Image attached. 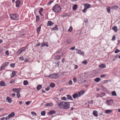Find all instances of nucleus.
<instances>
[{
  "label": "nucleus",
  "instance_id": "obj_1",
  "mask_svg": "<svg viewBox=\"0 0 120 120\" xmlns=\"http://www.w3.org/2000/svg\"><path fill=\"white\" fill-rule=\"evenodd\" d=\"M70 103L66 101H63L58 103V106L62 109H67L69 108Z\"/></svg>",
  "mask_w": 120,
  "mask_h": 120
},
{
  "label": "nucleus",
  "instance_id": "obj_2",
  "mask_svg": "<svg viewBox=\"0 0 120 120\" xmlns=\"http://www.w3.org/2000/svg\"><path fill=\"white\" fill-rule=\"evenodd\" d=\"M61 9L60 6L58 4H56L53 7L52 10L56 13L60 12Z\"/></svg>",
  "mask_w": 120,
  "mask_h": 120
},
{
  "label": "nucleus",
  "instance_id": "obj_3",
  "mask_svg": "<svg viewBox=\"0 0 120 120\" xmlns=\"http://www.w3.org/2000/svg\"><path fill=\"white\" fill-rule=\"evenodd\" d=\"M10 18L13 20H17L19 19V17L17 14H14L10 15Z\"/></svg>",
  "mask_w": 120,
  "mask_h": 120
},
{
  "label": "nucleus",
  "instance_id": "obj_4",
  "mask_svg": "<svg viewBox=\"0 0 120 120\" xmlns=\"http://www.w3.org/2000/svg\"><path fill=\"white\" fill-rule=\"evenodd\" d=\"M59 75L57 74L54 73L52 75H49L47 77L51 78L56 79L59 77Z\"/></svg>",
  "mask_w": 120,
  "mask_h": 120
},
{
  "label": "nucleus",
  "instance_id": "obj_5",
  "mask_svg": "<svg viewBox=\"0 0 120 120\" xmlns=\"http://www.w3.org/2000/svg\"><path fill=\"white\" fill-rule=\"evenodd\" d=\"M9 63V62H6L3 63L0 67L1 69L0 70L4 69V67L7 66Z\"/></svg>",
  "mask_w": 120,
  "mask_h": 120
},
{
  "label": "nucleus",
  "instance_id": "obj_6",
  "mask_svg": "<svg viewBox=\"0 0 120 120\" xmlns=\"http://www.w3.org/2000/svg\"><path fill=\"white\" fill-rule=\"evenodd\" d=\"M75 49L76 50H77L76 52L77 53L81 55H82L84 53V52L83 51H81L80 50H78L77 49Z\"/></svg>",
  "mask_w": 120,
  "mask_h": 120
},
{
  "label": "nucleus",
  "instance_id": "obj_7",
  "mask_svg": "<svg viewBox=\"0 0 120 120\" xmlns=\"http://www.w3.org/2000/svg\"><path fill=\"white\" fill-rule=\"evenodd\" d=\"M72 97L74 99L78 98L79 97L78 93H75L72 95Z\"/></svg>",
  "mask_w": 120,
  "mask_h": 120
},
{
  "label": "nucleus",
  "instance_id": "obj_8",
  "mask_svg": "<svg viewBox=\"0 0 120 120\" xmlns=\"http://www.w3.org/2000/svg\"><path fill=\"white\" fill-rule=\"evenodd\" d=\"M107 103L108 105H111L113 103V101L112 99L109 100L107 101Z\"/></svg>",
  "mask_w": 120,
  "mask_h": 120
},
{
  "label": "nucleus",
  "instance_id": "obj_9",
  "mask_svg": "<svg viewBox=\"0 0 120 120\" xmlns=\"http://www.w3.org/2000/svg\"><path fill=\"white\" fill-rule=\"evenodd\" d=\"M17 73V72L15 71H13L12 73L10 74L11 78H12L14 77L15 75Z\"/></svg>",
  "mask_w": 120,
  "mask_h": 120
},
{
  "label": "nucleus",
  "instance_id": "obj_10",
  "mask_svg": "<svg viewBox=\"0 0 120 120\" xmlns=\"http://www.w3.org/2000/svg\"><path fill=\"white\" fill-rule=\"evenodd\" d=\"M84 93V90H82L79 92L78 93L79 97H81V96L83 95Z\"/></svg>",
  "mask_w": 120,
  "mask_h": 120
},
{
  "label": "nucleus",
  "instance_id": "obj_11",
  "mask_svg": "<svg viewBox=\"0 0 120 120\" xmlns=\"http://www.w3.org/2000/svg\"><path fill=\"white\" fill-rule=\"evenodd\" d=\"M84 8L87 9L88 8H90L91 6L90 5L88 4H84Z\"/></svg>",
  "mask_w": 120,
  "mask_h": 120
},
{
  "label": "nucleus",
  "instance_id": "obj_12",
  "mask_svg": "<svg viewBox=\"0 0 120 120\" xmlns=\"http://www.w3.org/2000/svg\"><path fill=\"white\" fill-rule=\"evenodd\" d=\"M6 85L5 82L3 81H2L0 82V86H4Z\"/></svg>",
  "mask_w": 120,
  "mask_h": 120
},
{
  "label": "nucleus",
  "instance_id": "obj_13",
  "mask_svg": "<svg viewBox=\"0 0 120 120\" xmlns=\"http://www.w3.org/2000/svg\"><path fill=\"white\" fill-rule=\"evenodd\" d=\"M20 88H13L12 89V90L14 92H16L17 93L20 92Z\"/></svg>",
  "mask_w": 120,
  "mask_h": 120
},
{
  "label": "nucleus",
  "instance_id": "obj_14",
  "mask_svg": "<svg viewBox=\"0 0 120 120\" xmlns=\"http://www.w3.org/2000/svg\"><path fill=\"white\" fill-rule=\"evenodd\" d=\"M6 100L8 101L7 102L9 103H11L12 101V99L11 98L9 97H7Z\"/></svg>",
  "mask_w": 120,
  "mask_h": 120
},
{
  "label": "nucleus",
  "instance_id": "obj_15",
  "mask_svg": "<svg viewBox=\"0 0 120 120\" xmlns=\"http://www.w3.org/2000/svg\"><path fill=\"white\" fill-rule=\"evenodd\" d=\"M20 3L19 0H17L15 2L16 6V7H19Z\"/></svg>",
  "mask_w": 120,
  "mask_h": 120
},
{
  "label": "nucleus",
  "instance_id": "obj_16",
  "mask_svg": "<svg viewBox=\"0 0 120 120\" xmlns=\"http://www.w3.org/2000/svg\"><path fill=\"white\" fill-rule=\"evenodd\" d=\"M26 49L25 47H23L21 48L19 50L18 52L20 53H21L22 51H23Z\"/></svg>",
  "mask_w": 120,
  "mask_h": 120
},
{
  "label": "nucleus",
  "instance_id": "obj_17",
  "mask_svg": "<svg viewBox=\"0 0 120 120\" xmlns=\"http://www.w3.org/2000/svg\"><path fill=\"white\" fill-rule=\"evenodd\" d=\"M93 114L95 116H98V112L97 111H94L93 112Z\"/></svg>",
  "mask_w": 120,
  "mask_h": 120
},
{
  "label": "nucleus",
  "instance_id": "obj_18",
  "mask_svg": "<svg viewBox=\"0 0 120 120\" xmlns=\"http://www.w3.org/2000/svg\"><path fill=\"white\" fill-rule=\"evenodd\" d=\"M46 46L47 47L48 46V44L47 43L43 42L41 44V46L43 47Z\"/></svg>",
  "mask_w": 120,
  "mask_h": 120
},
{
  "label": "nucleus",
  "instance_id": "obj_19",
  "mask_svg": "<svg viewBox=\"0 0 120 120\" xmlns=\"http://www.w3.org/2000/svg\"><path fill=\"white\" fill-rule=\"evenodd\" d=\"M54 23L51 21H49L48 22L47 26H50L52 25Z\"/></svg>",
  "mask_w": 120,
  "mask_h": 120
},
{
  "label": "nucleus",
  "instance_id": "obj_20",
  "mask_svg": "<svg viewBox=\"0 0 120 120\" xmlns=\"http://www.w3.org/2000/svg\"><path fill=\"white\" fill-rule=\"evenodd\" d=\"M99 67H101V68H105L106 67L105 64H101L99 66Z\"/></svg>",
  "mask_w": 120,
  "mask_h": 120
},
{
  "label": "nucleus",
  "instance_id": "obj_21",
  "mask_svg": "<svg viewBox=\"0 0 120 120\" xmlns=\"http://www.w3.org/2000/svg\"><path fill=\"white\" fill-rule=\"evenodd\" d=\"M119 8L118 6L117 5H115L112 6L111 7V8L112 9H116Z\"/></svg>",
  "mask_w": 120,
  "mask_h": 120
},
{
  "label": "nucleus",
  "instance_id": "obj_22",
  "mask_svg": "<svg viewBox=\"0 0 120 120\" xmlns=\"http://www.w3.org/2000/svg\"><path fill=\"white\" fill-rule=\"evenodd\" d=\"M15 115V113L14 112H12L8 116L10 118L14 116Z\"/></svg>",
  "mask_w": 120,
  "mask_h": 120
},
{
  "label": "nucleus",
  "instance_id": "obj_23",
  "mask_svg": "<svg viewBox=\"0 0 120 120\" xmlns=\"http://www.w3.org/2000/svg\"><path fill=\"white\" fill-rule=\"evenodd\" d=\"M112 29L115 32H116L117 31V27L116 26H114L112 27Z\"/></svg>",
  "mask_w": 120,
  "mask_h": 120
},
{
  "label": "nucleus",
  "instance_id": "obj_24",
  "mask_svg": "<svg viewBox=\"0 0 120 120\" xmlns=\"http://www.w3.org/2000/svg\"><path fill=\"white\" fill-rule=\"evenodd\" d=\"M55 111L54 110H51L49 112V114L50 115H51L55 113Z\"/></svg>",
  "mask_w": 120,
  "mask_h": 120
},
{
  "label": "nucleus",
  "instance_id": "obj_25",
  "mask_svg": "<svg viewBox=\"0 0 120 120\" xmlns=\"http://www.w3.org/2000/svg\"><path fill=\"white\" fill-rule=\"evenodd\" d=\"M101 80V79L99 78H97L95 79L94 80V81H96L97 82H99Z\"/></svg>",
  "mask_w": 120,
  "mask_h": 120
},
{
  "label": "nucleus",
  "instance_id": "obj_26",
  "mask_svg": "<svg viewBox=\"0 0 120 120\" xmlns=\"http://www.w3.org/2000/svg\"><path fill=\"white\" fill-rule=\"evenodd\" d=\"M42 87V86L41 85H39L37 87V89L38 90H40Z\"/></svg>",
  "mask_w": 120,
  "mask_h": 120
},
{
  "label": "nucleus",
  "instance_id": "obj_27",
  "mask_svg": "<svg viewBox=\"0 0 120 120\" xmlns=\"http://www.w3.org/2000/svg\"><path fill=\"white\" fill-rule=\"evenodd\" d=\"M106 9L107 11V12L108 13H110V7H108L106 8Z\"/></svg>",
  "mask_w": 120,
  "mask_h": 120
},
{
  "label": "nucleus",
  "instance_id": "obj_28",
  "mask_svg": "<svg viewBox=\"0 0 120 120\" xmlns=\"http://www.w3.org/2000/svg\"><path fill=\"white\" fill-rule=\"evenodd\" d=\"M53 105V104L52 103H47L45 104V106H51Z\"/></svg>",
  "mask_w": 120,
  "mask_h": 120
},
{
  "label": "nucleus",
  "instance_id": "obj_29",
  "mask_svg": "<svg viewBox=\"0 0 120 120\" xmlns=\"http://www.w3.org/2000/svg\"><path fill=\"white\" fill-rule=\"evenodd\" d=\"M112 111V110H106L105 111V113L106 114L110 113Z\"/></svg>",
  "mask_w": 120,
  "mask_h": 120
},
{
  "label": "nucleus",
  "instance_id": "obj_30",
  "mask_svg": "<svg viewBox=\"0 0 120 120\" xmlns=\"http://www.w3.org/2000/svg\"><path fill=\"white\" fill-rule=\"evenodd\" d=\"M28 83V82L27 81L25 80L23 82V84L24 85H26Z\"/></svg>",
  "mask_w": 120,
  "mask_h": 120
},
{
  "label": "nucleus",
  "instance_id": "obj_31",
  "mask_svg": "<svg viewBox=\"0 0 120 120\" xmlns=\"http://www.w3.org/2000/svg\"><path fill=\"white\" fill-rule=\"evenodd\" d=\"M77 5L76 4L74 5L72 7L73 10H75L77 9Z\"/></svg>",
  "mask_w": 120,
  "mask_h": 120
},
{
  "label": "nucleus",
  "instance_id": "obj_32",
  "mask_svg": "<svg viewBox=\"0 0 120 120\" xmlns=\"http://www.w3.org/2000/svg\"><path fill=\"white\" fill-rule=\"evenodd\" d=\"M41 26H40L39 27L37 28V32L39 33V32L40 31L41 29Z\"/></svg>",
  "mask_w": 120,
  "mask_h": 120
},
{
  "label": "nucleus",
  "instance_id": "obj_33",
  "mask_svg": "<svg viewBox=\"0 0 120 120\" xmlns=\"http://www.w3.org/2000/svg\"><path fill=\"white\" fill-rule=\"evenodd\" d=\"M55 86V85L54 83H51L50 85V87H53Z\"/></svg>",
  "mask_w": 120,
  "mask_h": 120
},
{
  "label": "nucleus",
  "instance_id": "obj_34",
  "mask_svg": "<svg viewBox=\"0 0 120 120\" xmlns=\"http://www.w3.org/2000/svg\"><path fill=\"white\" fill-rule=\"evenodd\" d=\"M41 115L43 116H44L45 115V111H43L41 112Z\"/></svg>",
  "mask_w": 120,
  "mask_h": 120
},
{
  "label": "nucleus",
  "instance_id": "obj_35",
  "mask_svg": "<svg viewBox=\"0 0 120 120\" xmlns=\"http://www.w3.org/2000/svg\"><path fill=\"white\" fill-rule=\"evenodd\" d=\"M67 98L68 99L71 100L72 99V97L69 95H67Z\"/></svg>",
  "mask_w": 120,
  "mask_h": 120
},
{
  "label": "nucleus",
  "instance_id": "obj_36",
  "mask_svg": "<svg viewBox=\"0 0 120 120\" xmlns=\"http://www.w3.org/2000/svg\"><path fill=\"white\" fill-rule=\"evenodd\" d=\"M72 29H73V28L71 26L69 29H68V31L69 32H71L72 30Z\"/></svg>",
  "mask_w": 120,
  "mask_h": 120
},
{
  "label": "nucleus",
  "instance_id": "obj_37",
  "mask_svg": "<svg viewBox=\"0 0 120 120\" xmlns=\"http://www.w3.org/2000/svg\"><path fill=\"white\" fill-rule=\"evenodd\" d=\"M55 58L56 60H59L60 58V56L59 55H57L55 56Z\"/></svg>",
  "mask_w": 120,
  "mask_h": 120
},
{
  "label": "nucleus",
  "instance_id": "obj_38",
  "mask_svg": "<svg viewBox=\"0 0 120 120\" xmlns=\"http://www.w3.org/2000/svg\"><path fill=\"white\" fill-rule=\"evenodd\" d=\"M112 95L113 96H115L116 95V94L115 91H113L112 93Z\"/></svg>",
  "mask_w": 120,
  "mask_h": 120
},
{
  "label": "nucleus",
  "instance_id": "obj_39",
  "mask_svg": "<svg viewBox=\"0 0 120 120\" xmlns=\"http://www.w3.org/2000/svg\"><path fill=\"white\" fill-rule=\"evenodd\" d=\"M67 42L68 44H70L71 42V41L70 39H68L67 40Z\"/></svg>",
  "mask_w": 120,
  "mask_h": 120
},
{
  "label": "nucleus",
  "instance_id": "obj_40",
  "mask_svg": "<svg viewBox=\"0 0 120 120\" xmlns=\"http://www.w3.org/2000/svg\"><path fill=\"white\" fill-rule=\"evenodd\" d=\"M19 92H19L17 93L16 94L18 98H19L20 96V95Z\"/></svg>",
  "mask_w": 120,
  "mask_h": 120
},
{
  "label": "nucleus",
  "instance_id": "obj_41",
  "mask_svg": "<svg viewBox=\"0 0 120 120\" xmlns=\"http://www.w3.org/2000/svg\"><path fill=\"white\" fill-rule=\"evenodd\" d=\"M10 66L12 68H14L15 66V64H11L10 65Z\"/></svg>",
  "mask_w": 120,
  "mask_h": 120
},
{
  "label": "nucleus",
  "instance_id": "obj_42",
  "mask_svg": "<svg viewBox=\"0 0 120 120\" xmlns=\"http://www.w3.org/2000/svg\"><path fill=\"white\" fill-rule=\"evenodd\" d=\"M31 114L33 116H36L37 115L36 113L33 112H31Z\"/></svg>",
  "mask_w": 120,
  "mask_h": 120
},
{
  "label": "nucleus",
  "instance_id": "obj_43",
  "mask_svg": "<svg viewBox=\"0 0 120 120\" xmlns=\"http://www.w3.org/2000/svg\"><path fill=\"white\" fill-rule=\"evenodd\" d=\"M120 51L118 49H116L115 51V53H117L120 52Z\"/></svg>",
  "mask_w": 120,
  "mask_h": 120
},
{
  "label": "nucleus",
  "instance_id": "obj_44",
  "mask_svg": "<svg viewBox=\"0 0 120 120\" xmlns=\"http://www.w3.org/2000/svg\"><path fill=\"white\" fill-rule=\"evenodd\" d=\"M15 81V80L14 79H12L10 81V83L11 84L13 83Z\"/></svg>",
  "mask_w": 120,
  "mask_h": 120
},
{
  "label": "nucleus",
  "instance_id": "obj_45",
  "mask_svg": "<svg viewBox=\"0 0 120 120\" xmlns=\"http://www.w3.org/2000/svg\"><path fill=\"white\" fill-rule=\"evenodd\" d=\"M87 9L86 8H84L82 10V11L83 13H85L86 12Z\"/></svg>",
  "mask_w": 120,
  "mask_h": 120
},
{
  "label": "nucleus",
  "instance_id": "obj_46",
  "mask_svg": "<svg viewBox=\"0 0 120 120\" xmlns=\"http://www.w3.org/2000/svg\"><path fill=\"white\" fill-rule=\"evenodd\" d=\"M72 84V81L71 80H70L68 82V84L69 85H71Z\"/></svg>",
  "mask_w": 120,
  "mask_h": 120
},
{
  "label": "nucleus",
  "instance_id": "obj_47",
  "mask_svg": "<svg viewBox=\"0 0 120 120\" xmlns=\"http://www.w3.org/2000/svg\"><path fill=\"white\" fill-rule=\"evenodd\" d=\"M87 62L86 60H84L82 62V63H83L85 64H87Z\"/></svg>",
  "mask_w": 120,
  "mask_h": 120
},
{
  "label": "nucleus",
  "instance_id": "obj_48",
  "mask_svg": "<svg viewBox=\"0 0 120 120\" xmlns=\"http://www.w3.org/2000/svg\"><path fill=\"white\" fill-rule=\"evenodd\" d=\"M19 59L20 60H24V59L23 58L22 56L20 57L19 58Z\"/></svg>",
  "mask_w": 120,
  "mask_h": 120
},
{
  "label": "nucleus",
  "instance_id": "obj_49",
  "mask_svg": "<svg viewBox=\"0 0 120 120\" xmlns=\"http://www.w3.org/2000/svg\"><path fill=\"white\" fill-rule=\"evenodd\" d=\"M73 80L74 82H76L77 81V79L76 77H74L73 79Z\"/></svg>",
  "mask_w": 120,
  "mask_h": 120
},
{
  "label": "nucleus",
  "instance_id": "obj_50",
  "mask_svg": "<svg viewBox=\"0 0 120 120\" xmlns=\"http://www.w3.org/2000/svg\"><path fill=\"white\" fill-rule=\"evenodd\" d=\"M5 54L8 56L9 55V53L8 51H7L6 52Z\"/></svg>",
  "mask_w": 120,
  "mask_h": 120
},
{
  "label": "nucleus",
  "instance_id": "obj_51",
  "mask_svg": "<svg viewBox=\"0 0 120 120\" xmlns=\"http://www.w3.org/2000/svg\"><path fill=\"white\" fill-rule=\"evenodd\" d=\"M53 1H50L47 4V5H50L53 2Z\"/></svg>",
  "mask_w": 120,
  "mask_h": 120
},
{
  "label": "nucleus",
  "instance_id": "obj_52",
  "mask_svg": "<svg viewBox=\"0 0 120 120\" xmlns=\"http://www.w3.org/2000/svg\"><path fill=\"white\" fill-rule=\"evenodd\" d=\"M62 99L66 101L67 100V98L66 97H63Z\"/></svg>",
  "mask_w": 120,
  "mask_h": 120
},
{
  "label": "nucleus",
  "instance_id": "obj_53",
  "mask_svg": "<svg viewBox=\"0 0 120 120\" xmlns=\"http://www.w3.org/2000/svg\"><path fill=\"white\" fill-rule=\"evenodd\" d=\"M39 17L38 16H36V21L39 20Z\"/></svg>",
  "mask_w": 120,
  "mask_h": 120
},
{
  "label": "nucleus",
  "instance_id": "obj_54",
  "mask_svg": "<svg viewBox=\"0 0 120 120\" xmlns=\"http://www.w3.org/2000/svg\"><path fill=\"white\" fill-rule=\"evenodd\" d=\"M10 118L9 116H8L6 117L5 118V119L6 120H9Z\"/></svg>",
  "mask_w": 120,
  "mask_h": 120
},
{
  "label": "nucleus",
  "instance_id": "obj_55",
  "mask_svg": "<svg viewBox=\"0 0 120 120\" xmlns=\"http://www.w3.org/2000/svg\"><path fill=\"white\" fill-rule=\"evenodd\" d=\"M96 97L97 98L98 97H102L99 94H97L96 95Z\"/></svg>",
  "mask_w": 120,
  "mask_h": 120
},
{
  "label": "nucleus",
  "instance_id": "obj_56",
  "mask_svg": "<svg viewBox=\"0 0 120 120\" xmlns=\"http://www.w3.org/2000/svg\"><path fill=\"white\" fill-rule=\"evenodd\" d=\"M30 103V102L29 101H26L25 102L26 104L27 105H29Z\"/></svg>",
  "mask_w": 120,
  "mask_h": 120
},
{
  "label": "nucleus",
  "instance_id": "obj_57",
  "mask_svg": "<svg viewBox=\"0 0 120 120\" xmlns=\"http://www.w3.org/2000/svg\"><path fill=\"white\" fill-rule=\"evenodd\" d=\"M90 104H93V101L92 100H90L88 102Z\"/></svg>",
  "mask_w": 120,
  "mask_h": 120
},
{
  "label": "nucleus",
  "instance_id": "obj_58",
  "mask_svg": "<svg viewBox=\"0 0 120 120\" xmlns=\"http://www.w3.org/2000/svg\"><path fill=\"white\" fill-rule=\"evenodd\" d=\"M50 89V87H48L47 88H45V90L47 91L48 90Z\"/></svg>",
  "mask_w": 120,
  "mask_h": 120
},
{
  "label": "nucleus",
  "instance_id": "obj_59",
  "mask_svg": "<svg viewBox=\"0 0 120 120\" xmlns=\"http://www.w3.org/2000/svg\"><path fill=\"white\" fill-rule=\"evenodd\" d=\"M54 28L55 29V30H58L57 27V25H56L55 26V27Z\"/></svg>",
  "mask_w": 120,
  "mask_h": 120
},
{
  "label": "nucleus",
  "instance_id": "obj_60",
  "mask_svg": "<svg viewBox=\"0 0 120 120\" xmlns=\"http://www.w3.org/2000/svg\"><path fill=\"white\" fill-rule=\"evenodd\" d=\"M60 63V62H58L57 63H56V64L57 65H56V66H57V67H58V66L59 65V64Z\"/></svg>",
  "mask_w": 120,
  "mask_h": 120
},
{
  "label": "nucleus",
  "instance_id": "obj_61",
  "mask_svg": "<svg viewBox=\"0 0 120 120\" xmlns=\"http://www.w3.org/2000/svg\"><path fill=\"white\" fill-rule=\"evenodd\" d=\"M65 60V58H63L62 60V62L63 63H64Z\"/></svg>",
  "mask_w": 120,
  "mask_h": 120
},
{
  "label": "nucleus",
  "instance_id": "obj_62",
  "mask_svg": "<svg viewBox=\"0 0 120 120\" xmlns=\"http://www.w3.org/2000/svg\"><path fill=\"white\" fill-rule=\"evenodd\" d=\"M43 9L42 8H40V10L39 12H42L43 11Z\"/></svg>",
  "mask_w": 120,
  "mask_h": 120
},
{
  "label": "nucleus",
  "instance_id": "obj_63",
  "mask_svg": "<svg viewBox=\"0 0 120 120\" xmlns=\"http://www.w3.org/2000/svg\"><path fill=\"white\" fill-rule=\"evenodd\" d=\"M105 76V75H101L100 76L101 77V78H103Z\"/></svg>",
  "mask_w": 120,
  "mask_h": 120
},
{
  "label": "nucleus",
  "instance_id": "obj_64",
  "mask_svg": "<svg viewBox=\"0 0 120 120\" xmlns=\"http://www.w3.org/2000/svg\"><path fill=\"white\" fill-rule=\"evenodd\" d=\"M75 49V47H73L71 48L70 49H71V50H73L74 49Z\"/></svg>",
  "mask_w": 120,
  "mask_h": 120
}]
</instances>
